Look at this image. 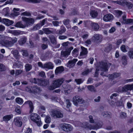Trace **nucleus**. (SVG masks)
Instances as JSON below:
<instances>
[{
	"label": "nucleus",
	"instance_id": "nucleus-40",
	"mask_svg": "<svg viewBox=\"0 0 133 133\" xmlns=\"http://www.w3.org/2000/svg\"><path fill=\"white\" fill-rule=\"evenodd\" d=\"M120 75V74L119 73H114L111 75L110 77L111 78H116Z\"/></svg>",
	"mask_w": 133,
	"mask_h": 133
},
{
	"label": "nucleus",
	"instance_id": "nucleus-47",
	"mask_svg": "<svg viewBox=\"0 0 133 133\" xmlns=\"http://www.w3.org/2000/svg\"><path fill=\"white\" fill-rule=\"evenodd\" d=\"M92 22L88 21H85L84 22L85 26L86 27H88L90 24V25L91 23H92Z\"/></svg>",
	"mask_w": 133,
	"mask_h": 133
},
{
	"label": "nucleus",
	"instance_id": "nucleus-21",
	"mask_svg": "<svg viewBox=\"0 0 133 133\" xmlns=\"http://www.w3.org/2000/svg\"><path fill=\"white\" fill-rule=\"evenodd\" d=\"M81 49L82 51L80 53V56H84V55H87L88 53L87 49L83 46L81 47ZM84 57H86V56H85Z\"/></svg>",
	"mask_w": 133,
	"mask_h": 133
},
{
	"label": "nucleus",
	"instance_id": "nucleus-38",
	"mask_svg": "<svg viewBox=\"0 0 133 133\" xmlns=\"http://www.w3.org/2000/svg\"><path fill=\"white\" fill-rule=\"evenodd\" d=\"M28 2L32 3H39L41 0H23Z\"/></svg>",
	"mask_w": 133,
	"mask_h": 133
},
{
	"label": "nucleus",
	"instance_id": "nucleus-15",
	"mask_svg": "<svg viewBox=\"0 0 133 133\" xmlns=\"http://www.w3.org/2000/svg\"><path fill=\"white\" fill-rule=\"evenodd\" d=\"M113 18V16L112 14H109L104 16L103 19L104 21L107 22L111 21Z\"/></svg>",
	"mask_w": 133,
	"mask_h": 133
},
{
	"label": "nucleus",
	"instance_id": "nucleus-62",
	"mask_svg": "<svg viewBox=\"0 0 133 133\" xmlns=\"http://www.w3.org/2000/svg\"><path fill=\"white\" fill-rule=\"evenodd\" d=\"M103 124V122L101 121H100L97 123L96 126L98 128H101Z\"/></svg>",
	"mask_w": 133,
	"mask_h": 133
},
{
	"label": "nucleus",
	"instance_id": "nucleus-14",
	"mask_svg": "<svg viewBox=\"0 0 133 133\" xmlns=\"http://www.w3.org/2000/svg\"><path fill=\"white\" fill-rule=\"evenodd\" d=\"M28 104L30 108V113H32L34 109V107L32 102L30 100L28 101L25 102L23 105Z\"/></svg>",
	"mask_w": 133,
	"mask_h": 133
},
{
	"label": "nucleus",
	"instance_id": "nucleus-17",
	"mask_svg": "<svg viewBox=\"0 0 133 133\" xmlns=\"http://www.w3.org/2000/svg\"><path fill=\"white\" fill-rule=\"evenodd\" d=\"M122 22L124 24H129L133 23V19H126V16L125 15L123 16L122 17Z\"/></svg>",
	"mask_w": 133,
	"mask_h": 133
},
{
	"label": "nucleus",
	"instance_id": "nucleus-26",
	"mask_svg": "<svg viewBox=\"0 0 133 133\" xmlns=\"http://www.w3.org/2000/svg\"><path fill=\"white\" fill-rule=\"evenodd\" d=\"M26 38L25 37L23 36L18 41L19 44L21 45L24 44L26 42Z\"/></svg>",
	"mask_w": 133,
	"mask_h": 133
},
{
	"label": "nucleus",
	"instance_id": "nucleus-44",
	"mask_svg": "<svg viewBox=\"0 0 133 133\" xmlns=\"http://www.w3.org/2000/svg\"><path fill=\"white\" fill-rule=\"evenodd\" d=\"M84 81L83 79H75V82L78 84H79L82 83Z\"/></svg>",
	"mask_w": 133,
	"mask_h": 133
},
{
	"label": "nucleus",
	"instance_id": "nucleus-64",
	"mask_svg": "<svg viewBox=\"0 0 133 133\" xmlns=\"http://www.w3.org/2000/svg\"><path fill=\"white\" fill-rule=\"evenodd\" d=\"M122 5L123 6L127 5V4H128V2H127L126 0H122Z\"/></svg>",
	"mask_w": 133,
	"mask_h": 133
},
{
	"label": "nucleus",
	"instance_id": "nucleus-16",
	"mask_svg": "<svg viewBox=\"0 0 133 133\" xmlns=\"http://www.w3.org/2000/svg\"><path fill=\"white\" fill-rule=\"evenodd\" d=\"M84 101L79 96H75V105L84 103Z\"/></svg>",
	"mask_w": 133,
	"mask_h": 133
},
{
	"label": "nucleus",
	"instance_id": "nucleus-60",
	"mask_svg": "<svg viewBox=\"0 0 133 133\" xmlns=\"http://www.w3.org/2000/svg\"><path fill=\"white\" fill-rule=\"evenodd\" d=\"M69 20L68 19H66L64 20L63 22L64 24L65 25H66L69 23Z\"/></svg>",
	"mask_w": 133,
	"mask_h": 133
},
{
	"label": "nucleus",
	"instance_id": "nucleus-10",
	"mask_svg": "<svg viewBox=\"0 0 133 133\" xmlns=\"http://www.w3.org/2000/svg\"><path fill=\"white\" fill-rule=\"evenodd\" d=\"M72 89L70 88V86L65 85H63L61 89L62 91H64L65 92L66 94L69 93L71 91Z\"/></svg>",
	"mask_w": 133,
	"mask_h": 133
},
{
	"label": "nucleus",
	"instance_id": "nucleus-41",
	"mask_svg": "<svg viewBox=\"0 0 133 133\" xmlns=\"http://www.w3.org/2000/svg\"><path fill=\"white\" fill-rule=\"evenodd\" d=\"M126 56H123L122 57V63L124 65H125L127 64V60Z\"/></svg>",
	"mask_w": 133,
	"mask_h": 133
},
{
	"label": "nucleus",
	"instance_id": "nucleus-2",
	"mask_svg": "<svg viewBox=\"0 0 133 133\" xmlns=\"http://www.w3.org/2000/svg\"><path fill=\"white\" fill-rule=\"evenodd\" d=\"M51 116L55 118H62L63 117V113L59 110H52L50 112Z\"/></svg>",
	"mask_w": 133,
	"mask_h": 133
},
{
	"label": "nucleus",
	"instance_id": "nucleus-43",
	"mask_svg": "<svg viewBox=\"0 0 133 133\" xmlns=\"http://www.w3.org/2000/svg\"><path fill=\"white\" fill-rule=\"evenodd\" d=\"M41 27V24L38 23L34 26L32 29L34 30H36L40 29Z\"/></svg>",
	"mask_w": 133,
	"mask_h": 133
},
{
	"label": "nucleus",
	"instance_id": "nucleus-18",
	"mask_svg": "<svg viewBox=\"0 0 133 133\" xmlns=\"http://www.w3.org/2000/svg\"><path fill=\"white\" fill-rule=\"evenodd\" d=\"M44 69L46 68L48 69H52L54 68L53 64L50 62H46L44 64Z\"/></svg>",
	"mask_w": 133,
	"mask_h": 133
},
{
	"label": "nucleus",
	"instance_id": "nucleus-8",
	"mask_svg": "<svg viewBox=\"0 0 133 133\" xmlns=\"http://www.w3.org/2000/svg\"><path fill=\"white\" fill-rule=\"evenodd\" d=\"M99 67L102 71H105L108 70V64L106 62H100Z\"/></svg>",
	"mask_w": 133,
	"mask_h": 133
},
{
	"label": "nucleus",
	"instance_id": "nucleus-20",
	"mask_svg": "<svg viewBox=\"0 0 133 133\" xmlns=\"http://www.w3.org/2000/svg\"><path fill=\"white\" fill-rule=\"evenodd\" d=\"M67 67L69 68H72L75 65V59L69 61L66 64Z\"/></svg>",
	"mask_w": 133,
	"mask_h": 133
},
{
	"label": "nucleus",
	"instance_id": "nucleus-53",
	"mask_svg": "<svg viewBox=\"0 0 133 133\" xmlns=\"http://www.w3.org/2000/svg\"><path fill=\"white\" fill-rule=\"evenodd\" d=\"M23 72V70H16L15 72V75L16 76L21 74Z\"/></svg>",
	"mask_w": 133,
	"mask_h": 133
},
{
	"label": "nucleus",
	"instance_id": "nucleus-36",
	"mask_svg": "<svg viewBox=\"0 0 133 133\" xmlns=\"http://www.w3.org/2000/svg\"><path fill=\"white\" fill-rule=\"evenodd\" d=\"M79 123V125H78V126H81L82 127H89V124L87 122H84L83 123H82L80 122H78Z\"/></svg>",
	"mask_w": 133,
	"mask_h": 133
},
{
	"label": "nucleus",
	"instance_id": "nucleus-59",
	"mask_svg": "<svg viewBox=\"0 0 133 133\" xmlns=\"http://www.w3.org/2000/svg\"><path fill=\"white\" fill-rule=\"evenodd\" d=\"M53 85L50 86L49 87V89L51 90H53L57 88V87H56L54 84V83L53 82Z\"/></svg>",
	"mask_w": 133,
	"mask_h": 133
},
{
	"label": "nucleus",
	"instance_id": "nucleus-13",
	"mask_svg": "<svg viewBox=\"0 0 133 133\" xmlns=\"http://www.w3.org/2000/svg\"><path fill=\"white\" fill-rule=\"evenodd\" d=\"M133 90V84L126 85L123 87L122 89V90L123 92H126L128 90Z\"/></svg>",
	"mask_w": 133,
	"mask_h": 133
},
{
	"label": "nucleus",
	"instance_id": "nucleus-61",
	"mask_svg": "<svg viewBox=\"0 0 133 133\" xmlns=\"http://www.w3.org/2000/svg\"><path fill=\"white\" fill-rule=\"evenodd\" d=\"M48 39L46 37H43L42 38L43 42L44 43H45L46 44L48 43Z\"/></svg>",
	"mask_w": 133,
	"mask_h": 133
},
{
	"label": "nucleus",
	"instance_id": "nucleus-9",
	"mask_svg": "<svg viewBox=\"0 0 133 133\" xmlns=\"http://www.w3.org/2000/svg\"><path fill=\"white\" fill-rule=\"evenodd\" d=\"M31 88L32 93L39 94L42 91L40 87L37 86L32 87Z\"/></svg>",
	"mask_w": 133,
	"mask_h": 133
},
{
	"label": "nucleus",
	"instance_id": "nucleus-37",
	"mask_svg": "<svg viewBox=\"0 0 133 133\" xmlns=\"http://www.w3.org/2000/svg\"><path fill=\"white\" fill-rule=\"evenodd\" d=\"M128 55L131 59H133V49H131L128 52Z\"/></svg>",
	"mask_w": 133,
	"mask_h": 133
},
{
	"label": "nucleus",
	"instance_id": "nucleus-54",
	"mask_svg": "<svg viewBox=\"0 0 133 133\" xmlns=\"http://www.w3.org/2000/svg\"><path fill=\"white\" fill-rule=\"evenodd\" d=\"M91 71L89 70L88 69L85 71L83 72L82 73V74L84 75H87Z\"/></svg>",
	"mask_w": 133,
	"mask_h": 133
},
{
	"label": "nucleus",
	"instance_id": "nucleus-3",
	"mask_svg": "<svg viewBox=\"0 0 133 133\" xmlns=\"http://www.w3.org/2000/svg\"><path fill=\"white\" fill-rule=\"evenodd\" d=\"M30 119L35 122L38 126H40L42 124L40 116L37 114L32 113L30 115Z\"/></svg>",
	"mask_w": 133,
	"mask_h": 133
},
{
	"label": "nucleus",
	"instance_id": "nucleus-52",
	"mask_svg": "<svg viewBox=\"0 0 133 133\" xmlns=\"http://www.w3.org/2000/svg\"><path fill=\"white\" fill-rule=\"evenodd\" d=\"M116 13L118 17H119L122 14V12L121 11L117 10L116 11Z\"/></svg>",
	"mask_w": 133,
	"mask_h": 133
},
{
	"label": "nucleus",
	"instance_id": "nucleus-57",
	"mask_svg": "<svg viewBox=\"0 0 133 133\" xmlns=\"http://www.w3.org/2000/svg\"><path fill=\"white\" fill-rule=\"evenodd\" d=\"M127 6L128 9H132L133 6V4L130 2H128V4H127Z\"/></svg>",
	"mask_w": 133,
	"mask_h": 133
},
{
	"label": "nucleus",
	"instance_id": "nucleus-28",
	"mask_svg": "<svg viewBox=\"0 0 133 133\" xmlns=\"http://www.w3.org/2000/svg\"><path fill=\"white\" fill-rule=\"evenodd\" d=\"M25 69L26 72H28L32 68V65L29 64H26L25 66Z\"/></svg>",
	"mask_w": 133,
	"mask_h": 133
},
{
	"label": "nucleus",
	"instance_id": "nucleus-22",
	"mask_svg": "<svg viewBox=\"0 0 133 133\" xmlns=\"http://www.w3.org/2000/svg\"><path fill=\"white\" fill-rule=\"evenodd\" d=\"M3 21L4 23L7 26H9L13 24L14 22L12 21L9 20L7 19H3Z\"/></svg>",
	"mask_w": 133,
	"mask_h": 133
},
{
	"label": "nucleus",
	"instance_id": "nucleus-24",
	"mask_svg": "<svg viewBox=\"0 0 133 133\" xmlns=\"http://www.w3.org/2000/svg\"><path fill=\"white\" fill-rule=\"evenodd\" d=\"M13 116L12 114L5 115L3 117V120L5 122H8L12 118Z\"/></svg>",
	"mask_w": 133,
	"mask_h": 133
},
{
	"label": "nucleus",
	"instance_id": "nucleus-48",
	"mask_svg": "<svg viewBox=\"0 0 133 133\" xmlns=\"http://www.w3.org/2000/svg\"><path fill=\"white\" fill-rule=\"evenodd\" d=\"M52 24L54 26H59V22L57 21H54L52 22Z\"/></svg>",
	"mask_w": 133,
	"mask_h": 133
},
{
	"label": "nucleus",
	"instance_id": "nucleus-29",
	"mask_svg": "<svg viewBox=\"0 0 133 133\" xmlns=\"http://www.w3.org/2000/svg\"><path fill=\"white\" fill-rule=\"evenodd\" d=\"M88 89L91 92H96V90L94 87L92 85H89L87 86Z\"/></svg>",
	"mask_w": 133,
	"mask_h": 133
},
{
	"label": "nucleus",
	"instance_id": "nucleus-12",
	"mask_svg": "<svg viewBox=\"0 0 133 133\" xmlns=\"http://www.w3.org/2000/svg\"><path fill=\"white\" fill-rule=\"evenodd\" d=\"M102 38L103 37L101 35L98 34H95L92 37L93 40L98 42H101Z\"/></svg>",
	"mask_w": 133,
	"mask_h": 133
},
{
	"label": "nucleus",
	"instance_id": "nucleus-34",
	"mask_svg": "<svg viewBox=\"0 0 133 133\" xmlns=\"http://www.w3.org/2000/svg\"><path fill=\"white\" fill-rule=\"evenodd\" d=\"M97 15V12L94 10H92L90 12V16L93 18H95L96 17Z\"/></svg>",
	"mask_w": 133,
	"mask_h": 133
},
{
	"label": "nucleus",
	"instance_id": "nucleus-63",
	"mask_svg": "<svg viewBox=\"0 0 133 133\" xmlns=\"http://www.w3.org/2000/svg\"><path fill=\"white\" fill-rule=\"evenodd\" d=\"M20 107L19 106L18 107H17L15 109V111L17 113L20 114L21 113V111L20 109H19Z\"/></svg>",
	"mask_w": 133,
	"mask_h": 133
},
{
	"label": "nucleus",
	"instance_id": "nucleus-51",
	"mask_svg": "<svg viewBox=\"0 0 133 133\" xmlns=\"http://www.w3.org/2000/svg\"><path fill=\"white\" fill-rule=\"evenodd\" d=\"M5 70V66L3 64H0V71H3Z\"/></svg>",
	"mask_w": 133,
	"mask_h": 133
},
{
	"label": "nucleus",
	"instance_id": "nucleus-19",
	"mask_svg": "<svg viewBox=\"0 0 133 133\" xmlns=\"http://www.w3.org/2000/svg\"><path fill=\"white\" fill-rule=\"evenodd\" d=\"M92 29L95 31H97L99 28V26L98 24L96 23L92 22L90 24Z\"/></svg>",
	"mask_w": 133,
	"mask_h": 133
},
{
	"label": "nucleus",
	"instance_id": "nucleus-33",
	"mask_svg": "<svg viewBox=\"0 0 133 133\" xmlns=\"http://www.w3.org/2000/svg\"><path fill=\"white\" fill-rule=\"evenodd\" d=\"M16 102L19 105L22 104L23 102V99L20 97H17L15 99Z\"/></svg>",
	"mask_w": 133,
	"mask_h": 133
},
{
	"label": "nucleus",
	"instance_id": "nucleus-31",
	"mask_svg": "<svg viewBox=\"0 0 133 133\" xmlns=\"http://www.w3.org/2000/svg\"><path fill=\"white\" fill-rule=\"evenodd\" d=\"M45 110V107L43 105H41L39 107L38 112L40 114L42 112V113H44Z\"/></svg>",
	"mask_w": 133,
	"mask_h": 133
},
{
	"label": "nucleus",
	"instance_id": "nucleus-56",
	"mask_svg": "<svg viewBox=\"0 0 133 133\" xmlns=\"http://www.w3.org/2000/svg\"><path fill=\"white\" fill-rule=\"evenodd\" d=\"M89 119L90 122L91 123H94V121L93 118V117L91 115L89 116Z\"/></svg>",
	"mask_w": 133,
	"mask_h": 133
},
{
	"label": "nucleus",
	"instance_id": "nucleus-32",
	"mask_svg": "<svg viewBox=\"0 0 133 133\" xmlns=\"http://www.w3.org/2000/svg\"><path fill=\"white\" fill-rule=\"evenodd\" d=\"M49 38L51 42L53 44H56L57 43V41L56 38L53 35H51Z\"/></svg>",
	"mask_w": 133,
	"mask_h": 133
},
{
	"label": "nucleus",
	"instance_id": "nucleus-6",
	"mask_svg": "<svg viewBox=\"0 0 133 133\" xmlns=\"http://www.w3.org/2000/svg\"><path fill=\"white\" fill-rule=\"evenodd\" d=\"M64 79L63 78H61L56 79L53 82L54 84L55 87L57 88L60 87L64 81Z\"/></svg>",
	"mask_w": 133,
	"mask_h": 133
},
{
	"label": "nucleus",
	"instance_id": "nucleus-25",
	"mask_svg": "<svg viewBox=\"0 0 133 133\" xmlns=\"http://www.w3.org/2000/svg\"><path fill=\"white\" fill-rule=\"evenodd\" d=\"M64 70L63 67L62 66H59L56 68L55 70V73L56 74L61 73Z\"/></svg>",
	"mask_w": 133,
	"mask_h": 133
},
{
	"label": "nucleus",
	"instance_id": "nucleus-46",
	"mask_svg": "<svg viewBox=\"0 0 133 133\" xmlns=\"http://www.w3.org/2000/svg\"><path fill=\"white\" fill-rule=\"evenodd\" d=\"M61 55L64 58H66L69 55V54H68L66 51L61 52Z\"/></svg>",
	"mask_w": 133,
	"mask_h": 133
},
{
	"label": "nucleus",
	"instance_id": "nucleus-5",
	"mask_svg": "<svg viewBox=\"0 0 133 133\" xmlns=\"http://www.w3.org/2000/svg\"><path fill=\"white\" fill-rule=\"evenodd\" d=\"M22 19L25 23V27H28L34 24V23L35 20L34 19L31 18L22 17Z\"/></svg>",
	"mask_w": 133,
	"mask_h": 133
},
{
	"label": "nucleus",
	"instance_id": "nucleus-4",
	"mask_svg": "<svg viewBox=\"0 0 133 133\" xmlns=\"http://www.w3.org/2000/svg\"><path fill=\"white\" fill-rule=\"evenodd\" d=\"M32 82L35 84H37L45 86L49 84V81L48 80H42L39 79L34 78L32 80Z\"/></svg>",
	"mask_w": 133,
	"mask_h": 133
},
{
	"label": "nucleus",
	"instance_id": "nucleus-50",
	"mask_svg": "<svg viewBox=\"0 0 133 133\" xmlns=\"http://www.w3.org/2000/svg\"><path fill=\"white\" fill-rule=\"evenodd\" d=\"M25 91L30 93H32V88L29 87H27L25 88Z\"/></svg>",
	"mask_w": 133,
	"mask_h": 133
},
{
	"label": "nucleus",
	"instance_id": "nucleus-7",
	"mask_svg": "<svg viewBox=\"0 0 133 133\" xmlns=\"http://www.w3.org/2000/svg\"><path fill=\"white\" fill-rule=\"evenodd\" d=\"M22 119L21 117H17L15 118L14 122L15 124L18 127H21L22 124Z\"/></svg>",
	"mask_w": 133,
	"mask_h": 133
},
{
	"label": "nucleus",
	"instance_id": "nucleus-45",
	"mask_svg": "<svg viewBox=\"0 0 133 133\" xmlns=\"http://www.w3.org/2000/svg\"><path fill=\"white\" fill-rule=\"evenodd\" d=\"M61 30L59 31V33L60 34H62L64 33L66 30L65 28L63 26H61Z\"/></svg>",
	"mask_w": 133,
	"mask_h": 133
},
{
	"label": "nucleus",
	"instance_id": "nucleus-49",
	"mask_svg": "<svg viewBox=\"0 0 133 133\" xmlns=\"http://www.w3.org/2000/svg\"><path fill=\"white\" fill-rule=\"evenodd\" d=\"M121 49L123 52H125L127 51L125 48V46L124 45H123L121 47Z\"/></svg>",
	"mask_w": 133,
	"mask_h": 133
},
{
	"label": "nucleus",
	"instance_id": "nucleus-1",
	"mask_svg": "<svg viewBox=\"0 0 133 133\" xmlns=\"http://www.w3.org/2000/svg\"><path fill=\"white\" fill-rule=\"evenodd\" d=\"M6 37L3 35L0 34V44L6 47H10L13 45L11 41L5 40Z\"/></svg>",
	"mask_w": 133,
	"mask_h": 133
},
{
	"label": "nucleus",
	"instance_id": "nucleus-27",
	"mask_svg": "<svg viewBox=\"0 0 133 133\" xmlns=\"http://www.w3.org/2000/svg\"><path fill=\"white\" fill-rule=\"evenodd\" d=\"M15 26L16 27L22 28H24L25 27V24H23L21 22H19L17 23Z\"/></svg>",
	"mask_w": 133,
	"mask_h": 133
},
{
	"label": "nucleus",
	"instance_id": "nucleus-35",
	"mask_svg": "<svg viewBox=\"0 0 133 133\" xmlns=\"http://www.w3.org/2000/svg\"><path fill=\"white\" fill-rule=\"evenodd\" d=\"M20 10V9L18 8H14L13 10V11L14 12L13 14L15 16H17L19 14V12H17V11H18Z\"/></svg>",
	"mask_w": 133,
	"mask_h": 133
},
{
	"label": "nucleus",
	"instance_id": "nucleus-42",
	"mask_svg": "<svg viewBox=\"0 0 133 133\" xmlns=\"http://www.w3.org/2000/svg\"><path fill=\"white\" fill-rule=\"evenodd\" d=\"M21 52H22V55L25 57H26L28 56V54L27 51L26 50H22Z\"/></svg>",
	"mask_w": 133,
	"mask_h": 133
},
{
	"label": "nucleus",
	"instance_id": "nucleus-55",
	"mask_svg": "<svg viewBox=\"0 0 133 133\" xmlns=\"http://www.w3.org/2000/svg\"><path fill=\"white\" fill-rule=\"evenodd\" d=\"M51 54L50 52L48 51L46 52L45 54V56L46 58H49L51 57Z\"/></svg>",
	"mask_w": 133,
	"mask_h": 133
},
{
	"label": "nucleus",
	"instance_id": "nucleus-11",
	"mask_svg": "<svg viewBox=\"0 0 133 133\" xmlns=\"http://www.w3.org/2000/svg\"><path fill=\"white\" fill-rule=\"evenodd\" d=\"M62 129L64 131L68 132L71 131L72 129V127L69 124H64L62 127Z\"/></svg>",
	"mask_w": 133,
	"mask_h": 133
},
{
	"label": "nucleus",
	"instance_id": "nucleus-39",
	"mask_svg": "<svg viewBox=\"0 0 133 133\" xmlns=\"http://www.w3.org/2000/svg\"><path fill=\"white\" fill-rule=\"evenodd\" d=\"M45 122L47 123H49L51 121V119L50 117L48 116H46L45 119Z\"/></svg>",
	"mask_w": 133,
	"mask_h": 133
},
{
	"label": "nucleus",
	"instance_id": "nucleus-58",
	"mask_svg": "<svg viewBox=\"0 0 133 133\" xmlns=\"http://www.w3.org/2000/svg\"><path fill=\"white\" fill-rule=\"evenodd\" d=\"M11 42L13 43V45L14 43H16L17 41V39L16 37L11 38Z\"/></svg>",
	"mask_w": 133,
	"mask_h": 133
},
{
	"label": "nucleus",
	"instance_id": "nucleus-23",
	"mask_svg": "<svg viewBox=\"0 0 133 133\" xmlns=\"http://www.w3.org/2000/svg\"><path fill=\"white\" fill-rule=\"evenodd\" d=\"M53 29L51 28H45L43 29L44 33L49 34L51 33L53 31Z\"/></svg>",
	"mask_w": 133,
	"mask_h": 133
},
{
	"label": "nucleus",
	"instance_id": "nucleus-30",
	"mask_svg": "<svg viewBox=\"0 0 133 133\" xmlns=\"http://www.w3.org/2000/svg\"><path fill=\"white\" fill-rule=\"evenodd\" d=\"M119 117L122 119H125L127 117L126 113L124 112H121L120 113Z\"/></svg>",
	"mask_w": 133,
	"mask_h": 133
}]
</instances>
